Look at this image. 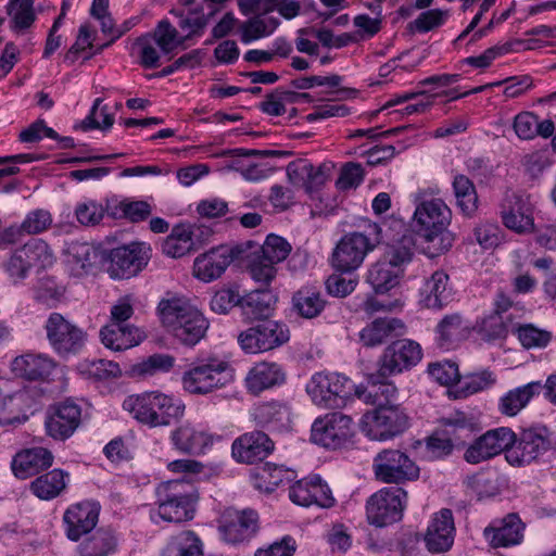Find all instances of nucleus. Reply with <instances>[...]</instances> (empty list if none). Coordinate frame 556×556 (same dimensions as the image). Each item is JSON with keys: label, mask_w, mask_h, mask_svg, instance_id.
I'll use <instances>...</instances> for the list:
<instances>
[{"label": "nucleus", "mask_w": 556, "mask_h": 556, "mask_svg": "<svg viewBox=\"0 0 556 556\" xmlns=\"http://www.w3.org/2000/svg\"><path fill=\"white\" fill-rule=\"evenodd\" d=\"M157 312L163 326L185 345H195L208 328L204 315L178 298L163 299Z\"/></svg>", "instance_id": "f257e3e1"}, {"label": "nucleus", "mask_w": 556, "mask_h": 556, "mask_svg": "<svg viewBox=\"0 0 556 556\" xmlns=\"http://www.w3.org/2000/svg\"><path fill=\"white\" fill-rule=\"evenodd\" d=\"M123 408L138 422L151 428L169 426L181 418L185 410L184 405L159 391L128 395Z\"/></svg>", "instance_id": "f03ea898"}, {"label": "nucleus", "mask_w": 556, "mask_h": 556, "mask_svg": "<svg viewBox=\"0 0 556 556\" xmlns=\"http://www.w3.org/2000/svg\"><path fill=\"white\" fill-rule=\"evenodd\" d=\"M479 431L472 416L456 410L438 420V427L427 440V448L433 457L450 455L455 447H463Z\"/></svg>", "instance_id": "7ed1b4c3"}, {"label": "nucleus", "mask_w": 556, "mask_h": 556, "mask_svg": "<svg viewBox=\"0 0 556 556\" xmlns=\"http://www.w3.org/2000/svg\"><path fill=\"white\" fill-rule=\"evenodd\" d=\"M159 516L167 522H186L193 519L199 500L191 484L184 480H170L156 489Z\"/></svg>", "instance_id": "20e7f679"}, {"label": "nucleus", "mask_w": 556, "mask_h": 556, "mask_svg": "<svg viewBox=\"0 0 556 556\" xmlns=\"http://www.w3.org/2000/svg\"><path fill=\"white\" fill-rule=\"evenodd\" d=\"M232 380L228 362L215 357L192 364L182 375V387L191 394H207Z\"/></svg>", "instance_id": "39448f33"}, {"label": "nucleus", "mask_w": 556, "mask_h": 556, "mask_svg": "<svg viewBox=\"0 0 556 556\" xmlns=\"http://www.w3.org/2000/svg\"><path fill=\"white\" fill-rule=\"evenodd\" d=\"M290 340V330L281 321L274 319L258 320L238 336L240 348L249 354L273 351Z\"/></svg>", "instance_id": "423d86ee"}, {"label": "nucleus", "mask_w": 556, "mask_h": 556, "mask_svg": "<svg viewBox=\"0 0 556 556\" xmlns=\"http://www.w3.org/2000/svg\"><path fill=\"white\" fill-rule=\"evenodd\" d=\"M408 427V417L399 406L376 407L363 416L362 429L371 440L392 439Z\"/></svg>", "instance_id": "0eeeda50"}, {"label": "nucleus", "mask_w": 556, "mask_h": 556, "mask_svg": "<svg viewBox=\"0 0 556 556\" xmlns=\"http://www.w3.org/2000/svg\"><path fill=\"white\" fill-rule=\"evenodd\" d=\"M407 493L397 486L383 488L369 497L366 514L369 523L384 527L401 520Z\"/></svg>", "instance_id": "6e6552de"}, {"label": "nucleus", "mask_w": 556, "mask_h": 556, "mask_svg": "<svg viewBox=\"0 0 556 556\" xmlns=\"http://www.w3.org/2000/svg\"><path fill=\"white\" fill-rule=\"evenodd\" d=\"M45 329L49 343L60 356L77 354L85 346L87 333L59 313L50 314Z\"/></svg>", "instance_id": "1a4fd4ad"}, {"label": "nucleus", "mask_w": 556, "mask_h": 556, "mask_svg": "<svg viewBox=\"0 0 556 556\" xmlns=\"http://www.w3.org/2000/svg\"><path fill=\"white\" fill-rule=\"evenodd\" d=\"M354 434L353 421L342 413H330L317 418L311 431L312 441L326 448H339Z\"/></svg>", "instance_id": "9d476101"}, {"label": "nucleus", "mask_w": 556, "mask_h": 556, "mask_svg": "<svg viewBox=\"0 0 556 556\" xmlns=\"http://www.w3.org/2000/svg\"><path fill=\"white\" fill-rule=\"evenodd\" d=\"M549 445V431L546 427L522 429L517 434L516 443L506 451V460L515 467L530 465L546 452Z\"/></svg>", "instance_id": "9b49d317"}, {"label": "nucleus", "mask_w": 556, "mask_h": 556, "mask_svg": "<svg viewBox=\"0 0 556 556\" xmlns=\"http://www.w3.org/2000/svg\"><path fill=\"white\" fill-rule=\"evenodd\" d=\"M372 468L376 478L384 483L397 484L419 476V468L399 450H383L378 453L374 458Z\"/></svg>", "instance_id": "f8f14e48"}, {"label": "nucleus", "mask_w": 556, "mask_h": 556, "mask_svg": "<svg viewBox=\"0 0 556 556\" xmlns=\"http://www.w3.org/2000/svg\"><path fill=\"white\" fill-rule=\"evenodd\" d=\"M422 358V350L419 343L402 339L389 344L378 361L380 377L389 378L393 375L408 370L416 366Z\"/></svg>", "instance_id": "ddd939ff"}, {"label": "nucleus", "mask_w": 556, "mask_h": 556, "mask_svg": "<svg viewBox=\"0 0 556 556\" xmlns=\"http://www.w3.org/2000/svg\"><path fill=\"white\" fill-rule=\"evenodd\" d=\"M376 242L362 232H352L344 236L332 253V266L342 273L358 268L366 254L374 250Z\"/></svg>", "instance_id": "4468645a"}, {"label": "nucleus", "mask_w": 556, "mask_h": 556, "mask_svg": "<svg viewBox=\"0 0 556 556\" xmlns=\"http://www.w3.org/2000/svg\"><path fill=\"white\" fill-rule=\"evenodd\" d=\"M219 532L223 539L232 544L252 539L260 529L258 514L251 509H226L220 516Z\"/></svg>", "instance_id": "2eb2a0df"}, {"label": "nucleus", "mask_w": 556, "mask_h": 556, "mask_svg": "<svg viewBox=\"0 0 556 556\" xmlns=\"http://www.w3.org/2000/svg\"><path fill=\"white\" fill-rule=\"evenodd\" d=\"M150 252L151 248L140 242L113 249L110 252V275L119 279L137 275L148 264Z\"/></svg>", "instance_id": "dca6fc26"}, {"label": "nucleus", "mask_w": 556, "mask_h": 556, "mask_svg": "<svg viewBox=\"0 0 556 556\" xmlns=\"http://www.w3.org/2000/svg\"><path fill=\"white\" fill-rule=\"evenodd\" d=\"M81 422V408L71 400L52 405L47 413L45 428L47 434L56 441L71 438Z\"/></svg>", "instance_id": "f3484780"}, {"label": "nucleus", "mask_w": 556, "mask_h": 556, "mask_svg": "<svg viewBox=\"0 0 556 556\" xmlns=\"http://www.w3.org/2000/svg\"><path fill=\"white\" fill-rule=\"evenodd\" d=\"M533 210L530 195L513 193L506 197L502 205V222L506 228L518 235L531 233L535 231Z\"/></svg>", "instance_id": "a211bd4d"}, {"label": "nucleus", "mask_w": 556, "mask_h": 556, "mask_svg": "<svg viewBox=\"0 0 556 556\" xmlns=\"http://www.w3.org/2000/svg\"><path fill=\"white\" fill-rule=\"evenodd\" d=\"M47 257V244L39 240H33L13 251L3 263V267L10 278L16 282L24 279L33 267L43 263Z\"/></svg>", "instance_id": "6ab92c4d"}, {"label": "nucleus", "mask_w": 556, "mask_h": 556, "mask_svg": "<svg viewBox=\"0 0 556 556\" xmlns=\"http://www.w3.org/2000/svg\"><path fill=\"white\" fill-rule=\"evenodd\" d=\"M275 448L273 440L263 431L254 430L238 437L231 445L232 457L241 464L264 460Z\"/></svg>", "instance_id": "aec40b11"}, {"label": "nucleus", "mask_w": 556, "mask_h": 556, "mask_svg": "<svg viewBox=\"0 0 556 556\" xmlns=\"http://www.w3.org/2000/svg\"><path fill=\"white\" fill-rule=\"evenodd\" d=\"M232 261L231 248L227 245L213 248L194 260L193 275L202 281H213L224 274Z\"/></svg>", "instance_id": "412c9836"}, {"label": "nucleus", "mask_w": 556, "mask_h": 556, "mask_svg": "<svg viewBox=\"0 0 556 556\" xmlns=\"http://www.w3.org/2000/svg\"><path fill=\"white\" fill-rule=\"evenodd\" d=\"M455 526L451 509L443 508L434 515L425 535L427 548L431 553L448 551L454 542Z\"/></svg>", "instance_id": "4be33fe9"}, {"label": "nucleus", "mask_w": 556, "mask_h": 556, "mask_svg": "<svg viewBox=\"0 0 556 556\" xmlns=\"http://www.w3.org/2000/svg\"><path fill=\"white\" fill-rule=\"evenodd\" d=\"M388 378L380 377L378 370L368 377V386H356L355 395L366 404L377 407L394 406L392 402L396 399L397 389L387 381Z\"/></svg>", "instance_id": "5701e85b"}, {"label": "nucleus", "mask_w": 556, "mask_h": 556, "mask_svg": "<svg viewBox=\"0 0 556 556\" xmlns=\"http://www.w3.org/2000/svg\"><path fill=\"white\" fill-rule=\"evenodd\" d=\"M100 338L105 348L125 351L138 345L146 338V333L134 325L110 323L101 328Z\"/></svg>", "instance_id": "b1692460"}, {"label": "nucleus", "mask_w": 556, "mask_h": 556, "mask_svg": "<svg viewBox=\"0 0 556 556\" xmlns=\"http://www.w3.org/2000/svg\"><path fill=\"white\" fill-rule=\"evenodd\" d=\"M98 516L99 509L94 504L85 502L71 506L64 514L68 539L77 541L91 531L97 525Z\"/></svg>", "instance_id": "393cba45"}, {"label": "nucleus", "mask_w": 556, "mask_h": 556, "mask_svg": "<svg viewBox=\"0 0 556 556\" xmlns=\"http://www.w3.org/2000/svg\"><path fill=\"white\" fill-rule=\"evenodd\" d=\"M53 463L52 453L45 447L21 451L12 460V470L18 479H26L49 468Z\"/></svg>", "instance_id": "a878e982"}, {"label": "nucleus", "mask_w": 556, "mask_h": 556, "mask_svg": "<svg viewBox=\"0 0 556 556\" xmlns=\"http://www.w3.org/2000/svg\"><path fill=\"white\" fill-rule=\"evenodd\" d=\"M405 333V325L399 318H376L359 332L363 345L372 348L384 343L387 340Z\"/></svg>", "instance_id": "bb28decb"}, {"label": "nucleus", "mask_w": 556, "mask_h": 556, "mask_svg": "<svg viewBox=\"0 0 556 556\" xmlns=\"http://www.w3.org/2000/svg\"><path fill=\"white\" fill-rule=\"evenodd\" d=\"M274 153V151L266 150L231 149L223 150L217 153L216 156L230 157L231 163L228 165L229 168L240 172L247 180L257 181L267 176V169L260 164L249 162L247 159L257 155H271Z\"/></svg>", "instance_id": "cd10ccee"}, {"label": "nucleus", "mask_w": 556, "mask_h": 556, "mask_svg": "<svg viewBox=\"0 0 556 556\" xmlns=\"http://www.w3.org/2000/svg\"><path fill=\"white\" fill-rule=\"evenodd\" d=\"M452 212L441 199L421 202L415 210L414 218L424 233L450 225Z\"/></svg>", "instance_id": "c85d7f7f"}, {"label": "nucleus", "mask_w": 556, "mask_h": 556, "mask_svg": "<svg viewBox=\"0 0 556 556\" xmlns=\"http://www.w3.org/2000/svg\"><path fill=\"white\" fill-rule=\"evenodd\" d=\"M54 367V362L48 356L31 353L15 357L11 364L15 376L40 381L48 380Z\"/></svg>", "instance_id": "c756f323"}, {"label": "nucleus", "mask_w": 556, "mask_h": 556, "mask_svg": "<svg viewBox=\"0 0 556 556\" xmlns=\"http://www.w3.org/2000/svg\"><path fill=\"white\" fill-rule=\"evenodd\" d=\"M448 275L435 270L427 278L419 291V304L426 308H442L450 300Z\"/></svg>", "instance_id": "7c9ffc66"}, {"label": "nucleus", "mask_w": 556, "mask_h": 556, "mask_svg": "<svg viewBox=\"0 0 556 556\" xmlns=\"http://www.w3.org/2000/svg\"><path fill=\"white\" fill-rule=\"evenodd\" d=\"M523 523L516 514H509L502 519L498 527H486L483 531L492 547H507L519 544L523 536Z\"/></svg>", "instance_id": "2f4dec72"}, {"label": "nucleus", "mask_w": 556, "mask_h": 556, "mask_svg": "<svg viewBox=\"0 0 556 556\" xmlns=\"http://www.w3.org/2000/svg\"><path fill=\"white\" fill-rule=\"evenodd\" d=\"M285 372L277 363L261 362L253 366L247 375L245 384L253 394L269 389L285 381Z\"/></svg>", "instance_id": "473e14b6"}, {"label": "nucleus", "mask_w": 556, "mask_h": 556, "mask_svg": "<svg viewBox=\"0 0 556 556\" xmlns=\"http://www.w3.org/2000/svg\"><path fill=\"white\" fill-rule=\"evenodd\" d=\"M276 298L268 289H257L241 296L240 308L247 320L267 319L274 309Z\"/></svg>", "instance_id": "72a5a7b5"}, {"label": "nucleus", "mask_w": 556, "mask_h": 556, "mask_svg": "<svg viewBox=\"0 0 556 556\" xmlns=\"http://www.w3.org/2000/svg\"><path fill=\"white\" fill-rule=\"evenodd\" d=\"M68 478V472L62 469H53L31 481L30 491L43 501L55 498L66 489Z\"/></svg>", "instance_id": "f704fd0d"}, {"label": "nucleus", "mask_w": 556, "mask_h": 556, "mask_svg": "<svg viewBox=\"0 0 556 556\" xmlns=\"http://www.w3.org/2000/svg\"><path fill=\"white\" fill-rule=\"evenodd\" d=\"M403 274L382 257L372 264L367 273L366 280L376 293H387L400 283Z\"/></svg>", "instance_id": "c9c22d12"}, {"label": "nucleus", "mask_w": 556, "mask_h": 556, "mask_svg": "<svg viewBox=\"0 0 556 556\" xmlns=\"http://www.w3.org/2000/svg\"><path fill=\"white\" fill-rule=\"evenodd\" d=\"M543 391L539 381L527 383L508 391L500 401V412L506 416L517 415L535 395Z\"/></svg>", "instance_id": "e433bc0d"}, {"label": "nucleus", "mask_w": 556, "mask_h": 556, "mask_svg": "<svg viewBox=\"0 0 556 556\" xmlns=\"http://www.w3.org/2000/svg\"><path fill=\"white\" fill-rule=\"evenodd\" d=\"M172 441L181 452L200 454L205 447L212 444V437L189 425H184L172 433Z\"/></svg>", "instance_id": "4c0bfd02"}, {"label": "nucleus", "mask_w": 556, "mask_h": 556, "mask_svg": "<svg viewBox=\"0 0 556 556\" xmlns=\"http://www.w3.org/2000/svg\"><path fill=\"white\" fill-rule=\"evenodd\" d=\"M414 255V238L410 233H405L392 243H388L381 257L394 268L401 269L404 275V268L412 262Z\"/></svg>", "instance_id": "58836bf2"}, {"label": "nucleus", "mask_w": 556, "mask_h": 556, "mask_svg": "<svg viewBox=\"0 0 556 556\" xmlns=\"http://www.w3.org/2000/svg\"><path fill=\"white\" fill-rule=\"evenodd\" d=\"M193 230L189 225H177L162 245L164 254L178 258L194 249Z\"/></svg>", "instance_id": "ea45409f"}, {"label": "nucleus", "mask_w": 556, "mask_h": 556, "mask_svg": "<svg viewBox=\"0 0 556 556\" xmlns=\"http://www.w3.org/2000/svg\"><path fill=\"white\" fill-rule=\"evenodd\" d=\"M116 548V538L109 529H99L80 545L81 556H108Z\"/></svg>", "instance_id": "a19ab883"}, {"label": "nucleus", "mask_w": 556, "mask_h": 556, "mask_svg": "<svg viewBox=\"0 0 556 556\" xmlns=\"http://www.w3.org/2000/svg\"><path fill=\"white\" fill-rule=\"evenodd\" d=\"M28 407V394L18 390L0 399V425L21 422L20 415Z\"/></svg>", "instance_id": "79ce46f5"}, {"label": "nucleus", "mask_w": 556, "mask_h": 556, "mask_svg": "<svg viewBox=\"0 0 556 556\" xmlns=\"http://www.w3.org/2000/svg\"><path fill=\"white\" fill-rule=\"evenodd\" d=\"M276 17L264 18L263 15H255L240 25L241 40L245 43L271 35L279 26Z\"/></svg>", "instance_id": "37998d69"}, {"label": "nucleus", "mask_w": 556, "mask_h": 556, "mask_svg": "<svg viewBox=\"0 0 556 556\" xmlns=\"http://www.w3.org/2000/svg\"><path fill=\"white\" fill-rule=\"evenodd\" d=\"M164 556H203L202 544L192 531H182L172 538Z\"/></svg>", "instance_id": "c03bdc74"}, {"label": "nucleus", "mask_w": 556, "mask_h": 556, "mask_svg": "<svg viewBox=\"0 0 556 556\" xmlns=\"http://www.w3.org/2000/svg\"><path fill=\"white\" fill-rule=\"evenodd\" d=\"M453 189L458 207L465 215H472L478 207V195L471 180L464 175H457L453 181Z\"/></svg>", "instance_id": "a18cd8bd"}, {"label": "nucleus", "mask_w": 556, "mask_h": 556, "mask_svg": "<svg viewBox=\"0 0 556 556\" xmlns=\"http://www.w3.org/2000/svg\"><path fill=\"white\" fill-rule=\"evenodd\" d=\"M255 418L260 424L286 428L290 425V410L285 404L266 402L256 408Z\"/></svg>", "instance_id": "49530a36"}, {"label": "nucleus", "mask_w": 556, "mask_h": 556, "mask_svg": "<svg viewBox=\"0 0 556 556\" xmlns=\"http://www.w3.org/2000/svg\"><path fill=\"white\" fill-rule=\"evenodd\" d=\"M7 12L11 17L13 30L27 29L36 20L33 0H10Z\"/></svg>", "instance_id": "de8ad7c7"}, {"label": "nucleus", "mask_w": 556, "mask_h": 556, "mask_svg": "<svg viewBox=\"0 0 556 556\" xmlns=\"http://www.w3.org/2000/svg\"><path fill=\"white\" fill-rule=\"evenodd\" d=\"M500 455L491 434L486 431L481 434L467 447L464 459L472 465L489 460Z\"/></svg>", "instance_id": "09e8293b"}, {"label": "nucleus", "mask_w": 556, "mask_h": 556, "mask_svg": "<svg viewBox=\"0 0 556 556\" xmlns=\"http://www.w3.org/2000/svg\"><path fill=\"white\" fill-rule=\"evenodd\" d=\"M326 305L319 292L300 290L293 295V307L304 318L318 316Z\"/></svg>", "instance_id": "8fccbe9b"}, {"label": "nucleus", "mask_w": 556, "mask_h": 556, "mask_svg": "<svg viewBox=\"0 0 556 556\" xmlns=\"http://www.w3.org/2000/svg\"><path fill=\"white\" fill-rule=\"evenodd\" d=\"M325 382L323 372L313 376L311 382L307 384V393L311 395L313 402L326 408H338L343 406V401L333 396L330 388Z\"/></svg>", "instance_id": "3c124183"}, {"label": "nucleus", "mask_w": 556, "mask_h": 556, "mask_svg": "<svg viewBox=\"0 0 556 556\" xmlns=\"http://www.w3.org/2000/svg\"><path fill=\"white\" fill-rule=\"evenodd\" d=\"M149 35L165 54L170 53L186 41V38L178 37L177 29L166 20L159 22L153 33Z\"/></svg>", "instance_id": "603ef678"}, {"label": "nucleus", "mask_w": 556, "mask_h": 556, "mask_svg": "<svg viewBox=\"0 0 556 556\" xmlns=\"http://www.w3.org/2000/svg\"><path fill=\"white\" fill-rule=\"evenodd\" d=\"M78 369L87 378L94 380H106L121 375L118 364L105 359H86L79 364Z\"/></svg>", "instance_id": "864d4df0"}, {"label": "nucleus", "mask_w": 556, "mask_h": 556, "mask_svg": "<svg viewBox=\"0 0 556 556\" xmlns=\"http://www.w3.org/2000/svg\"><path fill=\"white\" fill-rule=\"evenodd\" d=\"M256 476L264 483L258 486L264 488L266 492H271L285 481L290 482L294 478V472L282 466L266 463L258 469Z\"/></svg>", "instance_id": "5fc2aeb1"}, {"label": "nucleus", "mask_w": 556, "mask_h": 556, "mask_svg": "<svg viewBox=\"0 0 556 556\" xmlns=\"http://www.w3.org/2000/svg\"><path fill=\"white\" fill-rule=\"evenodd\" d=\"M152 214V206L147 201L123 200L115 207L113 215L131 223L146 220Z\"/></svg>", "instance_id": "6e6d98bb"}, {"label": "nucleus", "mask_w": 556, "mask_h": 556, "mask_svg": "<svg viewBox=\"0 0 556 556\" xmlns=\"http://www.w3.org/2000/svg\"><path fill=\"white\" fill-rule=\"evenodd\" d=\"M170 14L177 16L179 18L178 26L182 30H188L189 33L184 37L186 40L190 39L194 35H200L203 28L207 25L208 18L200 11L189 9L186 13L185 11H179L177 9H173Z\"/></svg>", "instance_id": "4d7b16f0"}, {"label": "nucleus", "mask_w": 556, "mask_h": 556, "mask_svg": "<svg viewBox=\"0 0 556 556\" xmlns=\"http://www.w3.org/2000/svg\"><path fill=\"white\" fill-rule=\"evenodd\" d=\"M102 99L97 98L93 102L90 113L80 123L84 131L90 129H108L114 124V116L109 113L108 106H101Z\"/></svg>", "instance_id": "13d9d810"}, {"label": "nucleus", "mask_w": 556, "mask_h": 556, "mask_svg": "<svg viewBox=\"0 0 556 556\" xmlns=\"http://www.w3.org/2000/svg\"><path fill=\"white\" fill-rule=\"evenodd\" d=\"M96 256L92 248L86 243H76L70 248L67 264L74 275L80 276L91 266V257Z\"/></svg>", "instance_id": "bf43d9fd"}, {"label": "nucleus", "mask_w": 556, "mask_h": 556, "mask_svg": "<svg viewBox=\"0 0 556 556\" xmlns=\"http://www.w3.org/2000/svg\"><path fill=\"white\" fill-rule=\"evenodd\" d=\"M260 255L264 258L278 264L287 258L291 252L290 243L280 236L268 235L264 244L261 247Z\"/></svg>", "instance_id": "052dcab7"}, {"label": "nucleus", "mask_w": 556, "mask_h": 556, "mask_svg": "<svg viewBox=\"0 0 556 556\" xmlns=\"http://www.w3.org/2000/svg\"><path fill=\"white\" fill-rule=\"evenodd\" d=\"M448 16L450 10L431 9L420 13L409 27L418 33H428L442 26Z\"/></svg>", "instance_id": "680f3d73"}, {"label": "nucleus", "mask_w": 556, "mask_h": 556, "mask_svg": "<svg viewBox=\"0 0 556 556\" xmlns=\"http://www.w3.org/2000/svg\"><path fill=\"white\" fill-rule=\"evenodd\" d=\"M105 208L102 204L87 200L77 204L75 208V215L77 220L84 226H96L104 217Z\"/></svg>", "instance_id": "e2e57ef3"}, {"label": "nucleus", "mask_w": 556, "mask_h": 556, "mask_svg": "<svg viewBox=\"0 0 556 556\" xmlns=\"http://www.w3.org/2000/svg\"><path fill=\"white\" fill-rule=\"evenodd\" d=\"M517 332L521 344L527 349L544 348L552 338L548 331L539 329L532 325L519 326Z\"/></svg>", "instance_id": "0e129e2a"}, {"label": "nucleus", "mask_w": 556, "mask_h": 556, "mask_svg": "<svg viewBox=\"0 0 556 556\" xmlns=\"http://www.w3.org/2000/svg\"><path fill=\"white\" fill-rule=\"evenodd\" d=\"M462 325L463 320L460 315L453 314L445 316L438 326L440 346L448 348L460 333Z\"/></svg>", "instance_id": "69168bd1"}, {"label": "nucleus", "mask_w": 556, "mask_h": 556, "mask_svg": "<svg viewBox=\"0 0 556 556\" xmlns=\"http://www.w3.org/2000/svg\"><path fill=\"white\" fill-rule=\"evenodd\" d=\"M51 215L48 211L36 210L30 212L20 228H15L17 232H25L27 235H35L46 230L51 224Z\"/></svg>", "instance_id": "338daca9"}, {"label": "nucleus", "mask_w": 556, "mask_h": 556, "mask_svg": "<svg viewBox=\"0 0 556 556\" xmlns=\"http://www.w3.org/2000/svg\"><path fill=\"white\" fill-rule=\"evenodd\" d=\"M428 372L442 386H451L460 380L458 366L451 362L430 364Z\"/></svg>", "instance_id": "774afa93"}]
</instances>
